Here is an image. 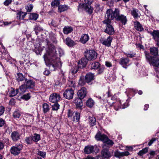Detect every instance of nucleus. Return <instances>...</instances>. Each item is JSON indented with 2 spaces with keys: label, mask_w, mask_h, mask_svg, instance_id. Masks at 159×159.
I'll return each instance as SVG.
<instances>
[{
  "label": "nucleus",
  "mask_w": 159,
  "mask_h": 159,
  "mask_svg": "<svg viewBox=\"0 0 159 159\" xmlns=\"http://www.w3.org/2000/svg\"><path fill=\"white\" fill-rule=\"evenodd\" d=\"M112 40V38L111 36H109L107 39L104 38H101L100 41L103 45L106 46L110 47L111 46V42Z\"/></svg>",
  "instance_id": "nucleus-10"
},
{
  "label": "nucleus",
  "mask_w": 159,
  "mask_h": 159,
  "mask_svg": "<svg viewBox=\"0 0 159 159\" xmlns=\"http://www.w3.org/2000/svg\"><path fill=\"white\" fill-rule=\"evenodd\" d=\"M78 97L83 99L86 96L87 93L86 89L85 88H82L78 92Z\"/></svg>",
  "instance_id": "nucleus-14"
},
{
  "label": "nucleus",
  "mask_w": 159,
  "mask_h": 159,
  "mask_svg": "<svg viewBox=\"0 0 159 159\" xmlns=\"http://www.w3.org/2000/svg\"><path fill=\"white\" fill-rule=\"evenodd\" d=\"M148 148H145L143 149L142 150L139 151L138 152V154L140 156H142L143 154H145L147 153L148 152Z\"/></svg>",
  "instance_id": "nucleus-41"
},
{
  "label": "nucleus",
  "mask_w": 159,
  "mask_h": 159,
  "mask_svg": "<svg viewBox=\"0 0 159 159\" xmlns=\"http://www.w3.org/2000/svg\"><path fill=\"white\" fill-rule=\"evenodd\" d=\"M150 63L155 67L159 66V58L156 57H152L150 61Z\"/></svg>",
  "instance_id": "nucleus-13"
},
{
  "label": "nucleus",
  "mask_w": 159,
  "mask_h": 159,
  "mask_svg": "<svg viewBox=\"0 0 159 159\" xmlns=\"http://www.w3.org/2000/svg\"><path fill=\"white\" fill-rule=\"evenodd\" d=\"M104 21V20L103 21V23L107 25V27L105 30V32L110 35L113 34L114 33L115 31L113 26L110 25L111 23H105Z\"/></svg>",
  "instance_id": "nucleus-12"
},
{
  "label": "nucleus",
  "mask_w": 159,
  "mask_h": 159,
  "mask_svg": "<svg viewBox=\"0 0 159 159\" xmlns=\"http://www.w3.org/2000/svg\"><path fill=\"white\" fill-rule=\"evenodd\" d=\"M74 94V90L71 89H68L65 91L63 93V96L65 98L70 100L73 98Z\"/></svg>",
  "instance_id": "nucleus-8"
},
{
  "label": "nucleus",
  "mask_w": 159,
  "mask_h": 159,
  "mask_svg": "<svg viewBox=\"0 0 159 159\" xmlns=\"http://www.w3.org/2000/svg\"><path fill=\"white\" fill-rule=\"evenodd\" d=\"M25 83L24 84L27 89L33 88L35 86V83L32 80H27V79H25Z\"/></svg>",
  "instance_id": "nucleus-17"
},
{
  "label": "nucleus",
  "mask_w": 159,
  "mask_h": 159,
  "mask_svg": "<svg viewBox=\"0 0 159 159\" xmlns=\"http://www.w3.org/2000/svg\"><path fill=\"white\" fill-rule=\"evenodd\" d=\"M100 64L98 62H94L91 63L89 65V67L91 69L96 70L98 69L100 67Z\"/></svg>",
  "instance_id": "nucleus-22"
},
{
  "label": "nucleus",
  "mask_w": 159,
  "mask_h": 159,
  "mask_svg": "<svg viewBox=\"0 0 159 159\" xmlns=\"http://www.w3.org/2000/svg\"><path fill=\"white\" fill-rule=\"evenodd\" d=\"M38 15L37 14L32 13L30 15V19L33 20H36L38 17Z\"/></svg>",
  "instance_id": "nucleus-38"
},
{
  "label": "nucleus",
  "mask_w": 159,
  "mask_h": 159,
  "mask_svg": "<svg viewBox=\"0 0 159 159\" xmlns=\"http://www.w3.org/2000/svg\"><path fill=\"white\" fill-rule=\"evenodd\" d=\"M34 30L37 35L38 33V31H40L43 30L39 26L37 25L34 28Z\"/></svg>",
  "instance_id": "nucleus-46"
},
{
  "label": "nucleus",
  "mask_w": 159,
  "mask_h": 159,
  "mask_svg": "<svg viewBox=\"0 0 159 159\" xmlns=\"http://www.w3.org/2000/svg\"><path fill=\"white\" fill-rule=\"evenodd\" d=\"M101 153L102 157L105 158H109L112 155V154L107 149H103L102 150Z\"/></svg>",
  "instance_id": "nucleus-19"
},
{
  "label": "nucleus",
  "mask_w": 159,
  "mask_h": 159,
  "mask_svg": "<svg viewBox=\"0 0 159 159\" xmlns=\"http://www.w3.org/2000/svg\"><path fill=\"white\" fill-rule=\"evenodd\" d=\"M97 56V53L94 50H87L85 52V58L90 61L96 59Z\"/></svg>",
  "instance_id": "nucleus-5"
},
{
  "label": "nucleus",
  "mask_w": 159,
  "mask_h": 159,
  "mask_svg": "<svg viewBox=\"0 0 159 159\" xmlns=\"http://www.w3.org/2000/svg\"><path fill=\"white\" fill-rule=\"evenodd\" d=\"M20 116V112L17 111H15L13 114V116L15 118H19Z\"/></svg>",
  "instance_id": "nucleus-47"
},
{
  "label": "nucleus",
  "mask_w": 159,
  "mask_h": 159,
  "mask_svg": "<svg viewBox=\"0 0 159 159\" xmlns=\"http://www.w3.org/2000/svg\"><path fill=\"white\" fill-rule=\"evenodd\" d=\"M28 89L25 85V84H22L19 87L20 90L19 93L20 94L23 93L26 91V89Z\"/></svg>",
  "instance_id": "nucleus-33"
},
{
  "label": "nucleus",
  "mask_w": 159,
  "mask_h": 159,
  "mask_svg": "<svg viewBox=\"0 0 159 159\" xmlns=\"http://www.w3.org/2000/svg\"><path fill=\"white\" fill-rule=\"evenodd\" d=\"M94 101L91 98L89 99L86 102V104L87 106L90 107L93 106L94 104Z\"/></svg>",
  "instance_id": "nucleus-40"
},
{
  "label": "nucleus",
  "mask_w": 159,
  "mask_h": 159,
  "mask_svg": "<svg viewBox=\"0 0 159 159\" xmlns=\"http://www.w3.org/2000/svg\"><path fill=\"white\" fill-rule=\"evenodd\" d=\"M43 111L44 113L47 112L49 110V106L46 103H44L43 104Z\"/></svg>",
  "instance_id": "nucleus-42"
},
{
  "label": "nucleus",
  "mask_w": 159,
  "mask_h": 159,
  "mask_svg": "<svg viewBox=\"0 0 159 159\" xmlns=\"http://www.w3.org/2000/svg\"><path fill=\"white\" fill-rule=\"evenodd\" d=\"M115 156L117 157H120L122 156V152H120L119 151H117L115 152Z\"/></svg>",
  "instance_id": "nucleus-51"
},
{
  "label": "nucleus",
  "mask_w": 159,
  "mask_h": 159,
  "mask_svg": "<svg viewBox=\"0 0 159 159\" xmlns=\"http://www.w3.org/2000/svg\"><path fill=\"white\" fill-rule=\"evenodd\" d=\"M22 99H25V100H28L30 98V94L29 93L24 95L22 97Z\"/></svg>",
  "instance_id": "nucleus-45"
},
{
  "label": "nucleus",
  "mask_w": 159,
  "mask_h": 159,
  "mask_svg": "<svg viewBox=\"0 0 159 159\" xmlns=\"http://www.w3.org/2000/svg\"><path fill=\"white\" fill-rule=\"evenodd\" d=\"M16 79L18 81H22L25 79V77L21 73H18L17 74L16 76Z\"/></svg>",
  "instance_id": "nucleus-35"
},
{
  "label": "nucleus",
  "mask_w": 159,
  "mask_h": 159,
  "mask_svg": "<svg viewBox=\"0 0 159 159\" xmlns=\"http://www.w3.org/2000/svg\"><path fill=\"white\" fill-rule=\"evenodd\" d=\"M120 10L118 8H115L113 11L111 9H108L106 12V18L104 20L105 23H111V20L115 18L117 21H120L122 24L125 25L127 21L126 17L123 15H120Z\"/></svg>",
  "instance_id": "nucleus-2"
},
{
  "label": "nucleus",
  "mask_w": 159,
  "mask_h": 159,
  "mask_svg": "<svg viewBox=\"0 0 159 159\" xmlns=\"http://www.w3.org/2000/svg\"><path fill=\"white\" fill-rule=\"evenodd\" d=\"M60 3V1L58 0H54L51 3V5L53 7L58 6Z\"/></svg>",
  "instance_id": "nucleus-39"
},
{
  "label": "nucleus",
  "mask_w": 159,
  "mask_h": 159,
  "mask_svg": "<svg viewBox=\"0 0 159 159\" xmlns=\"http://www.w3.org/2000/svg\"><path fill=\"white\" fill-rule=\"evenodd\" d=\"M150 53L153 56H157L158 53V48L154 47L150 48Z\"/></svg>",
  "instance_id": "nucleus-27"
},
{
  "label": "nucleus",
  "mask_w": 159,
  "mask_h": 159,
  "mask_svg": "<svg viewBox=\"0 0 159 159\" xmlns=\"http://www.w3.org/2000/svg\"><path fill=\"white\" fill-rule=\"evenodd\" d=\"M82 99L78 98H75L74 100V102L77 108H81L82 107L83 103Z\"/></svg>",
  "instance_id": "nucleus-21"
},
{
  "label": "nucleus",
  "mask_w": 159,
  "mask_h": 159,
  "mask_svg": "<svg viewBox=\"0 0 159 159\" xmlns=\"http://www.w3.org/2000/svg\"><path fill=\"white\" fill-rule=\"evenodd\" d=\"M65 43L69 47H72L75 44V42L69 37L66 38V39Z\"/></svg>",
  "instance_id": "nucleus-25"
},
{
  "label": "nucleus",
  "mask_w": 159,
  "mask_h": 159,
  "mask_svg": "<svg viewBox=\"0 0 159 159\" xmlns=\"http://www.w3.org/2000/svg\"><path fill=\"white\" fill-rule=\"evenodd\" d=\"M8 93L10 97H12L16 96L19 92L18 89H15L12 88H9L8 89Z\"/></svg>",
  "instance_id": "nucleus-18"
},
{
  "label": "nucleus",
  "mask_w": 159,
  "mask_h": 159,
  "mask_svg": "<svg viewBox=\"0 0 159 159\" xmlns=\"http://www.w3.org/2000/svg\"><path fill=\"white\" fill-rule=\"evenodd\" d=\"M156 138H152L151 139L148 143V145L150 146L156 140Z\"/></svg>",
  "instance_id": "nucleus-58"
},
{
  "label": "nucleus",
  "mask_w": 159,
  "mask_h": 159,
  "mask_svg": "<svg viewBox=\"0 0 159 159\" xmlns=\"http://www.w3.org/2000/svg\"><path fill=\"white\" fill-rule=\"evenodd\" d=\"M129 60L126 58H122L120 59V63L122 65V66L126 68V66L128 65V64L129 63Z\"/></svg>",
  "instance_id": "nucleus-20"
},
{
  "label": "nucleus",
  "mask_w": 159,
  "mask_h": 159,
  "mask_svg": "<svg viewBox=\"0 0 159 159\" xmlns=\"http://www.w3.org/2000/svg\"><path fill=\"white\" fill-rule=\"evenodd\" d=\"M22 148V144H16L15 146L11 147L10 149V152L12 154L14 155H17L20 153Z\"/></svg>",
  "instance_id": "nucleus-7"
},
{
  "label": "nucleus",
  "mask_w": 159,
  "mask_h": 159,
  "mask_svg": "<svg viewBox=\"0 0 159 159\" xmlns=\"http://www.w3.org/2000/svg\"><path fill=\"white\" fill-rule=\"evenodd\" d=\"M95 138L98 141H101L111 146H112L114 143L113 142L108 139L106 135L104 134H102L100 132H98L96 134L95 136Z\"/></svg>",
  "instance_id": "nucleus-4"
},
{
  "label": "nucleus",
  "mask_w": 159,
  "mask_h": 159,
  "mask_svg": "<svg viewBox=\"0 0 159 159\" xmlns=\"http://www.w3.org/2000/svg\"><path fill=\"white\" fill-rule=\"evenodd\" d=\"M33 8V5L31 4H29L25 7V9L28 12H30Z\"/></svg>",
  "instance_id": "nucleus-48"
},
{
  "label": "nucleus",
  "mask_w": 159,
  "mask_h": 159,
  "mask_svg": "<svg viewBox=\"0 0 159 159\" xmlns=\"http://www.w3.org/2000/svg\"><path fill=\"white\" fill-rule=\"evenodd\" d=\"M80 114L79 112L76 111L73 115V120L74 121H78L80 119Z\"/></svg>",
  "instance_id": "nucleus-34"
},
{
  "label": "nucleus",
  "mask_w": 159,
  "mask_h": 159,
  "mask_svg": "<svg viewBox=\"0 0 159 159\" xmlns=\"http://www.w3.org/2000/svg\"><path fill=\"white\" fill-rule=\"evenodd\" d=\"M84 152L86 154H90L91 153H97L99 152V149L97 146H93L89 145L84 148Z\"/></svg>",
  "instance_id": "nucleus-6"
},
{
  "label": "nucleus",
  "mask_w": 159,
  "mask_h": 159,
  "mask_svg": "<svg viewBox=\"0 0 159 159\" xmlns=\"http://www.w3.org/2000/svg\"><path fill=\"white\" fill-rule=\"evenodd\" d=\"M50 24L52 25L53 26H56L57 25L56 22L53 20L52 21Z\"/></svg>",
  "instance_id": "nucleus-62"
},
{
  "label": "nucleus",
  "mask_w": 159,
  "mask_h": 159,
  "mask_svg": "<svg viewBox=\"0 0 159 159\" xmlns=\"http://www.w3.org/2000/svg\"><path fill=\"white\" fill-rule=\"evenodd\" d=\"M89 122L91 126H94L96 123V120L95 118L93 116H89Z\"/></svg>",
  "instance_id": "nucleus-37"
},
{
  "label": "nucleus",
  "mask_w": 159,
  "mask_h": 159,
  "mask_svg": "<svg viewBox=\"0 0 159 159\" xmlns=\"http://www.w3.org/2000/svg\"><path fill=\"white\" fill-rule=\"evenodd\" d=\"M104 67H99L97 73L98 74H102L103 71Z\"/></svg>",
  "instance_id": "nucleus-53"
},
{
  "label": "nucleus",
  "mask_w": 159,
  "mask_h": 159,
  "mask_svg": "<svg viewBox=\"0 0 159 159\" xmlns=\"http://www.w3.org/2000/svg\"><path fill=\"white\" fill-rule=\"evenodd\" d=\"M94 0H84V3H80L78 7L79 11L81 9H84L86 12L89 14L93 13V8L91 6V4L93 2Z\"/></svg>",
  "instance_id": "nucleus-3"
},
{
  "label": "nucleus",
  "mask_w": 159,
  "mask_h": 159,
  "mask_svg": "<svg viewBox=\"0 0 159 159\" xmlns=\"http://www.w3.org/2000/svg\"><path fill=\"white\" fill-rule=\"evenodd\" d=\"M149 33L152 36L153 39L156 43H157V41L159 40V30H154L153 31L150 32Z\"/></svg>",
  "instance_id": "nucleus-15"
},
{
  "label": "nucleus",
  "mask_w": 159,
  "mask_h": 159,
  "mask_svg": "<svg viewBox=\"0 0 159 159\" xmlns=\"http://www.w3.org/2000/svg\"><path fill=\"white\" fill-rule=\"evenodd\" d=\"M59 104L56 103L52 106V109L53 110H57L59 108Z\"/></svg>",
  "instance_id": "nucleus-50"
},
{
  "label": "nucleus",
  "mask_w": 159,
  "mask_h": 159,
  "mask_svg": "<svg viewBox=\"0 0 159 159\" xmlns=\"http://www.w3.org/2000/svg\"><path fill=\"white\" fill-rule=\"evenodd\" d=\"M20 135L16 131L13 132L11 134V137L14 141H17L20 139Z\"/></svg>",
  "instance_id": "nucleus-26"
},
{
  "label": "nucleus",
  "mask_w": 159,
  "mask_h": 159,
  "mask_svg": "<svg viewBox=\"0 0 159 159\" xmlns=\"http://www.w3.org/2000/svg\"><path fill=\"white\" fill-rule=\"evenodd\" d=\"M103 9L101 7L99 3H95V4L94 11L97 13L102 11Z\"/></svg>",
  "instance_id": "nucleus-36"
},
{
  "label": "nucleus",
  "mask_w": 159,
  "mask_h": 159,
  "mask_svg": "<svg viewBox=\"0 0 159 159\" xmlns=\"http://www.w3.org/2000/svg\"><path fill=\"white\" fill-rule=\"evenodd\" d=\"M129 155V152L128 151H124L122 152V156H127Z\"/></svg>",
  "instance_id": "nucleus-59"
},
{
  "label": "nucleus",
  "mask_w": 159,
  "mask_h": 159,
  "mask_svg": "<svg viewBox=\"0 0 159 159\" xmlns=\"http://www.w3.org/2000/svg\"><path fill=\"white\" fill-rule=\"evenodd\" d=\"M4 111V107L3 106L0 107V116H1L3 113Z\"/></svg>",
  "instance_id": "nucleus-57"
},
{
  "label": "nucleus",
  "mask_w": 159,
  "mask_h": 159,
  "mask_svg": "<svg viewBox=\"0 0 159 159\" xmlns=\"http://www.w3.org/2000/svg\"><path fill=\"white\" fill-rule=\"evenodd\" d=\"M78 69L79 68L76 66L73 67L71 70V73L74 74L76 73L78 70Z\"/></svg>",
  "instance_id": "nucleus-49"
},
{
  "label": "nucleus",
  "mask_w": 159,
  "mask_h": 159,
  "mask_svg": "<svg viewBox=\"0 0 159 159\" xmlns=\"http://www.w3.org/2000/svg\"><path fill=\"white\" fill-rule=\"evenodd\" d=\"M61 99L60 95L56 93H54L51 94L49 97V100L53 103H57Z\"/></svg>",
  "instance_id": "nucleus-11"
},
{
  "label": "nucleus",
  "mask_w": 159,
  "mask_h": 159,
  "mask_svg": "<svg viewBox=\"0 0 159 159\" xmlns=\"http://www.w3.org/2000/svg\"><path fill=\"white\" fill-rule=\"evenodd\" d=\"M131 13L132 15L135 18H137L139 16L138 11L136 10V9H133L132 11H131Z\"/></svg>",
  "instance_id": "nucleus-44"
},
{
  "label": "nucleus",
  "mask_w": 159,
  "mask_h": 159,
  "mask_svg": "<svg viewBox=\"0 0 159 159\" xmlns=\"http://www.w3.org/2000/svg\"><path fill=\"white\" fill-rule=\"evenodd\" d=\"M106 66L108 67H111L112 66V64L111 62L107 61L105 62Z\"/></svg>",
  "instance_id": "nucleus-61"
},
{
  "label": "nucleus",
  "mask_w": 159,
  "mask_h": 159,
  "mask_svg": "<svg viewBox=\"0 0 159 159\" xmlns=\"http://www.w3.org/2000/svg\"><path fill=\"white\" fill-rule=\"evenodd\" d=\"M72 30V28L68 26H65L63 29L64 33L65 34H68L71 33Z\"/></svg>",
  "instance_id": "nucleus-30"
},
{
  "label": "nucleus",
  "mask_w": 159,
  "mask_h": 159,
  "mask_svg": "<svg viewBox=\"0 0 159 159\" xmlns=\"http://www.w3.org/2000/svg\"><path fill=\"white\" fill-rule=\"evenodd\" d=\"M79 84L80 85H83L84 84V83L83 82V80L80 79L79 80Z\"/></svg>",
  "instance_id": "nucleus-63"
},
{
  "label": "nucleus",
  "mask_w": 159,
  "mask_h": 159,
  "mask_svg": "<svg viewBox=\"0 0 159 159\" xmlns=\"http://www.w3.org/2000/svg\"><path fill=\"white\" fill-rule=\"evenodd\" d=\"M44 61L47 65L53 67L55 70L61 66L62 63L60 59L57 57L55 47L53 45L49 46L46 49V53L43 56Z\"/></svg>",
  "instance_id": "nucleus-1"
},
{
  "label": "nucleus",
  "mask_w": 159,
  "mask_h": 159,
  "mask_svg": "<svg viewBox=\"0 0 159 159\" xmlns=\"http://www.w3.org/2000/svg\"><path fill=\"white\" fill-rule=\"evenodd\" d=\"M134 27L137 30L141 31L143 30L142 25L139 22H134Z\"/></svg>",
  "instance_id": "nucleus-24"
},
{
  "label": "nucleus",
  "mask_w": 159,
  "mask_h": 159,
  "mask_svg": "<svg viewBox=\"0 0 159 159\" xmlns=\"http://www.w3.org/2000/svg\"><path fill=\"white\" fill-rule=\"evenodd\" d=\"M75 113L72 111L70 110H68L67 113V115L68 117H72V116Z\"/></svg>",
  "instance_id": "nucleus-54"
},
{
  "label": "nucleus",
  "mask_w": 159,
  "mask_h": 159,
  "mask_svg": "<svg viewBox=\"0 0 159 159\" xmlns=\"http://www.w3.org/2000/svg\"><path fill=\"white\" fill-rule=\"evenodd\" d=\"M38 154L42 157L44 158L46 156V153L45 152L39 151Z\"/></svg>",
  "instance_id": "nucleus-52"
},
{
  "label": "nucleus",
  "mask_w": 159,
  "mask_h": 159,
  "mask_svg": "<svg viewBox=\"0 0 159 159\" xmlns=\"http://www.w3.org/2000/svg\"><path fill=\"white\" fill-rule=\"evenodd\" d=\"M25 141L28 144H31L33 143V140L31 136L26 137Z\"/></svg>",
  "instance_id": "nucleus-43"
},
{
  "label": "nucleus",
  "mask_w": 159,
  "mask_h": 159,
  "mask_svg": "<svg viewBox=\"0 0 159 159\" xmlns=\"http://www.w3.org/2000/svg\"><path fill=\"white\" fill-rule=\"evenodd\" d=\"M87 62L84 58L81 59L78 63V67L82 68L85 67L87 64Z\"/></svg>",
  "instance_id": "nucleus-28"
},
{
  "label": "nucleus",
  "mask_w": 159,
  "mask_h": 159,
  "mask_svg": "<svg viewBox=\"0 0 159 159\" xmlns=\"http://www.w3.org/2000/svg\"><path fill=\"white\" fill-rule=\"evenodd\" d=\"M69 8V7L66 5H60L58 6V11L61 12L64 11Z\"/></svg>",
  "instance_id": "nucleus-31"
},
{
  "label": "nucleus",
  "mask_w": 159,
  "mask_h": 159,
  "mask_svg": "<svg viewBox=\"0 0 159 159\" xmlns=\"http://www.w3.org/2000/svg\"><path fill=\"white\" fill-rule=\"evenodd\" d=\"M4 124V121L2 119L0 118V127H1L3 126Z\"/></svg>",
  "instance_id": "nucleus-60"
},
{
  "label": "nucleus",
  "mask_w": 159,
  "mask_h": 159,
  "mask_svg": "<svg viewBox=\"0 0 159 159\" xmlns=\"http://www.w3.org/2000/svg\"><path fill=\"white\" fill-rule=\"evenodd\" d=\"M27 14V13L21 11H19V12L17 14L16 18L20 20V19H24L25 16Z\"/></svg>",
  "instance_id": "nucleus-29"
},
{
  "label": "nucleus",
  "mask_w": 159,
  "mask_h": 159,
  "mask_svg": "<svg viewBox=\"0 0 159 159\" xmlns=\"http://www.w3.org/2000/svg\"><path fill=\"white\" fill-rule=\"evenodd\" d=\"M125 55L128 57H133L135 56V54L133 53H125Z\"/></svg>",
  "instance_id": "nucleus-56"
},
{
  "label": "nucleus",
  "mask_w": 159,
  "mask_h": 159,
  "mask_svg": "<svg viewBox=\"0 0 159 159\" xmlns=\"http://www.w3.org/2000/svg\"><path fill=\"white\" fill-rule=\"evenodd\" d=\"M94 75L91 73H89L85 76V80L86 82L89 83L93 80Z\"/></svg>",
  "instance_id": "nucleus-23"
},
{
  "label": "nucleus",
  "mask_w": 159,
  "mask_h": 159,
  "mask_svg": "<svg viewBox=\"0 0 159 159\" xmlns=\"http://www.w3.org/2000/svg\"><path fill=\"white\" fill-rule=\"evenodd\" d=\"M121 101L118 99H117L116 102L114 103L113 106L115 109L116 110H118L120 108H125L128 106V103H125L123 105H121Z\"/></svg>",
  "instance_id": "nucleus-9"
},
{
  "label": "nucleus",
  "mask_w": 159,
  "mask_h": 159,
  "mask_svg": "<svg viewBox=\"0 0 159 159\" xmlns=\"http://www.w3.org/2000/svg\"><path fill=\"white\" fill-rule=\"evenodd\" d=\"M4 147L3 143L2 142L0 141V150L2 149Z\"/></svg>",
  "instance_id": "nucleus-64"
},
{
  "label": "nucleus",
  "mask_w": 159,
  "mask_h": 159,
  "mask_svg": "<svg viewBox=\"0 0 159 159\" xmlns=\"http://www.w3.org/2000/svg\"><path fill=\"white\" fill-rule=\"evenodd\" d=\"M12 2V0H5L3 2L4 4L6 6H7L11 4Z\"/></svg>",
  "instance_id": "nucleus-55"
},
{
  "label": "nucleus",
  "mask_w": 159,
  "mask_h": 159,
  "mask_svg": "<svg viewBox=\"0 0 159 159\" xmlns=\"http://www.w3.org/2000/svg\"><path fill=\"white\" fill-rule=\"evenodd\" d=\"M33 141L37 142L40 139V136L39 134L35 133L34 135L31 136Z\"/></svg>",
  "instance_id": "nucleus-32"
},
{
  "label": "nucleus",
  "mask_w": 159,
  "mask_h": 159,
  "mask_svg": "<svg viewBox=\"0 0 159 159\" xmlns=\"http://www.w3.org/2000/svg\"><path fill=\"white\" fill-rule=\"evenodd\" d=\"M89 39V37L87 34H82L80 39V41L82 43L84 44L88 42Z\"/></svg>",
  "instance_id": "nucleus-16"
}]
</instances>
